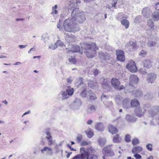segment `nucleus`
Here are the masks:
<instances>
[{
  "mask_svg": "<svg viewBox=\"0 0 159 159\" xmlns=\"http://www.w3.org/2000/svg\"><path fill=\"white\" fill-rule=\"evenodd\" d=\"M139 79L138 76L134 74L131 75L129 78V85L131 86H135L138 84Z\"/></svg>",
  "mask_w": 159,
  "mask_h": 159,
  "instance_id": "nucleus-6",
  "label": "nucleus"
},
{
  "mask_svg": "<svg viewBox=\"0 0 159 159\" xmlns=\"http://www.w3.org/2000/svg\"><path fill=\"white\" fill-rule=\"evenodd\" d=\"M132 143L134 145L138 144L139 143V140L137 138H134L132 140Z\"/></svg>",
  "mask_w": 159,
  "mask_h": 159,
  "instance_id": "nucleus-44",
  "label": "nucleus"
},
{
  "mask_svg": "<svg viewBox=\"0 0 159 159\" xmlns=\"http://www.w3.org/2000/svg\"><path fill=\"white\" fill-rule=\"evenodd\" d=\"M41 151L42 153H44L45 152H46L47 154L50 156H52L53 154L52 149L49 147H45L43 149H41Z\"/></svg>",
  "mask_w": 159,
  "mask_h": 159,
  "instance_id": "nucleus-15",
  "label": "nucleus"
},
{
  "mask_svg": "<svg viewBox=\"0 0 159 159\" xmlns=\"http://www.w3.org/2000/svg\"><path fill=\"white\" fill-rule=\"evenodd\" d=\"M139 105V101L136 99H133L131 101V106L132 107H138Z\"/></svg>",
  "mask_w": 159,
  "mask_h": 159,
  "instance_id": "nucleus-29",
  "label": "nucleus"
},
{
  "mask_svg": "<svg viewBox=\"0 0 159 159\" xmlns=\"http://www.w3.org/2000/svg\"><path fill=\"white\" fill-rule=\"evenodd\" d=\"M70 63L73 64H75L76 63V60L75 57H70Z\"/></svg>",
  "mask_w": 159,
  "mask_h": 159,
  "instance_id": "nucleus-48",
  "label": "nucleus"
},
{
  "mask_svg": "<svg viewBox=\"0 0 159 159\" xmlns=\"http://www.w3.org/2000/svg\"><path fill=\"white\" fill-rule=\"evenodd\" d=\"M91 144V142L89 141H83L81 142V144L83 146H87Z\"/></svg>",
  "mask_w": 159,
  "mask_h": 159,
  "instance_id": "nucleus-47",
  "label": "nucleus"
},
{
  "mask_svg": "<svg viewBox=\"0 0 159 159\" xmlns=\"http://www.w3.org/2000/svg\"><path fill=\"white\" fill-rule=\"evenodd\" d=\"M76 39V38L72 34L70 35V41L72 42H74L75 41Z\"/></svg>",
  "mask_w": 159,
  "mask_h": 159,
  "instance_id": "nucleus-56",
  "label": "nucleus"
},
{
  "mask_svg": "<svg viewBox=\"0 0 159 159\" xmlns=\"http://www.w3.org/2000/svg\"><path fill=\"white\" fill-rule=\"evenodd\" d=\"M107 96L104 94H102L101 96V98L102 100H105V99H107Z\"/></svg>",
  "mask_w": 159,
  "mask_h": 159,
  "instance_id": "nucleus-60",
  "label": "nucleus"
},
{
  "mask_svg": "<svg viewBox=\"0 0 159 159\" xmlns=\"http://www.w3.org/2000/svg\"><path fill=\"white\" fill-rule=\"evenodd\" d=\"M148 25L149 26V30H153L154 29V22L152 20L149 19L148 21Z\"/></svg>",
  "mask_w": 159,
  "mask_h": 159,
  "instance_id": "nucleus-32",
  "label": "nucleus"
},
{
  "mask_svg": "<svg viewBox=\"0 0 159 159\" xmlns=\"http://www.w3.org/2000/svg\"><path fill=\"white\" fill-rule=\"evenodd\" d=\"M129 101L130 100L129 98H126L123 100L122 106L124 108L128 109L130 107Z\"/></svg>",
  "mask_w": 159,
  "mask_h": 159,
  "instance_id": "nucleus-20",
  "label": "nucleus"
},
{
  "mask_svg": "<svg viewBox=\"0 0 159 159\" xmlns=\"http://www.w3.org/2000/svg\"><path fill=\"white\" fill-rule=\"evenodd\" d=\"M63 26L66 32H64L65 35V39L67 42L69 44L70 43V19L68 18L65 20L63 23Z\"/></svg>",
  "mask_w": 159,
  "mask_h": 159,
  "instance_id": "nucleus-4",
  "label": "nucleus"
},
{
  "mask_svg": "<svg viewBox=\"0 0 159 159\" xmlns=\"http://www.w3.org/2000/svg\"><path fill=\"white\" fill-rule=\"evenodd\" d=\"M70 51L73 52H79L81 53L80 51V47L78 45H72L71 48H70Z\"/></svg>",
  "mask_w": 159,
  "mask_h": 159,
  "instance_id": "nucleus-24",
  "label": "nucleus"
},
{
  "mask_svg": "<svg viewBox=\"0 0 159 159\" xmlns=\"http://www.w3.org/2000/svg\"><path fill=\"white\" fill-rule=\"evenodd\" d=\"M62 21L61 20H59V22L57 23V28L59 29V30L60 31L62 29V28L61 27V24Z\"/></svg>",
  "mask_w": 159,
  "mask_h": 159,
  "instance_id": "nucleus-52",
  "label": "nucleus"
},
{
  "mask_svg": "<svg viewBox=\"0 0 159 159\" xmlns=\"http://www.w3.org/2000/svg\"><path fill=\"white\" fill-rule=\"evenodd\" d=\"M143 65L144 67L147 68H149L151 67L152 62L150 60L147 59L143 61Z\"/></svg>",
  "mask_w": 159,
  "mask_h": 159,
  "instance_id": "nucleus-22",
  "label": "nucleus"
},
{
  "mask_svg": "<svg viewBox=\"0 0 159 159\" xmlns=\"http://www.w3.org/2000/svg\"><path fill=\"white\" fill-rule=\"evenodd\" d=\"M139 71L140 72V73H141L143 75H146L147 73L146 70L144 68L140 69L139 70Z\"/></svg>",
  "mask_w": 159,
  "mask_h": 159,
  "instance_id": "nucleus-49",
  "label": "nucleus"
},
{
  "mask_svg": "<svg viewBox=\"0 0 159 159\" xmlns=\"http://www.w3.org/2000/svg\"><path fill=\"white\" fill-rule=\"evenodd\" d=\"M142 148L140 146H136L134 147L132 150V152L133 153L136 154L139 153L142 150Z\"/></svg>",
  "mask_w": 159,
  "mask_h": 159,
  "instance_id": "nucleus-26",
  "label": "nucleus"
},
{
  "mask_svg": "<svg viewBox=\"0 0 159 159\" xmlns=\"http://www.w3.org/2000/svg\"><path fill=\"white\" fill-rule=\"evenodd\" d=\"M131 46L134 48H136L138 47V46L137 45L136 43L135 42L133 41H129V43H127L126 45V46Z\"/></svg>",
  "mask_w": 159,
  "mask_h": 159,
  "instance_id": "nucleus-34",
  "label": "nucleus"
},
{
  "mask_svg": "<svg viewBox=\"0 0 159 159\" xmlns=\"http://www.w3.org/2000/svg\"><path fill=\"white\" fill-rule=\"evenodd\" d=\"M88 97H89V99L91 100H93L96 99L97 97L95 94L93 93V92L90 90L88 91Z\"/></svg>",
  "mask_w": 159,
  "mask_h": 159,
  "instance_id": "nucleus-27",
  "label": "nucleus"
},
{
  "mask_svg": "<svg viewBox=\"0 0 159 159\" xmlns=\"http://www.w3.org/2000/svg\"><path fill=\"white\" fill-rule=\"evenodd\" d=\"M82 136L81 135H78L77 137V140L79 143L81 142V141L82 139Z\"/></svg>",
  "mask_w": 159,
  "mask_h": 159,
  "instance_id": "nucleus-54",
  "label": "nucleus"
},
{
  "mask_svg": "<svg viewBox=\"0 0 159 159\" xmlns=\"http://www.w3.org/2000/svg\"><path fill=\"white\" fill-rule=\"evenodd\" d=\"M50 129L49 128L47 129L44 130V133L47 135L46 138L48 141V144L49 146L51 145L53 143V141L52 140L51 134L50 132Z\"/></svg>",
  "mask_w": 159,
  "mask_h": 159,
  "instance_id": "nucleus-8",
  "label": "nucleus"
},
{
  "mask_svg": "<svg viewBox=\"0 0 159 159\" xmlns=\"http://www.w3.org/2000/svg\"><path fill=\"white\" fill-rule=\"evenodd\" d=\"M152 18L154 21H157L159 20V12H154L152 15Z\"/></svg>",
  "mask_w": 159,
  "mask_h": 159,
  "instance_id": "nucleus-28",
  "label": "nucleus"
},
{
  "mask_svg": "<svg viewBox=\"0 0 159 159\" xmlns=\"http://www.w3.org/2000/svg\"><path fill=\"white\" fill-rule=\"evenodd\" d=\"M96 107L95 106L92 105H89L88 107L86 110V112L87 114H89L92 113L93 111H96Z\"/></svg>",
  "mask_w": 159,
  "mask_h": 159,
  "instance_id": "nucleus-25",
  "label": "nucleus"
},
{
  "mask_svg": "<svg viewBox=\"0 0 159 159\" xmlns=\"http://www.w3.org/2000/svg\"><path fill=\"white\" fill-rule=\"evenodd\" d=\"M81 155H78L73 157L72 159H77L81 158L82 159H98V157L97 155L92 153H94L96 151L95 149L92 147L87 148L86 150L84 147L80 148Z\"/></svg>",
  "mask_w": 159,
  "mask_h": 159,
  "instance_id": "nucleus-2",
  "label": "nucleus"
},
{
  "mask_svg": "<svg viewBox=\"0 0 159 159\" xmlns=\"http://www.w3.org/2000/svg\"><path fill=\"white\" fill-rule=\"evenodd\" d=\"M96 129L100 131H102L104 130V127L103 124L101 122L98 123L96 125Z\"/></svg>",
  "mask_w": 159,
  "mask_h": 159,
  "instance_id": "nucleus-23",
  "label": "nucleus"
},
{
  "mask_svg": "<svg viewBox=\"0 0 159 159\" xmlns=\"http://www.w3.org/2000/svg\"><path fill=\"white\" fill-rule=\"evenodd\" d=\"M86 19L84 13L76 8L73 10L71 14L72 23L70 25V32H75L79 30L77 23H82Z\"/></svg>",
  "mask_w": 159,
  "mask_h": 159,
  "instance_id": "nucleus-1",
  "label": "nucleus"
},
{
  "mask_svg": "<svg viewBox=\"0 0 159 159\" xmlns=\"http://www.w3.org/2000/svg\"><path fill=\"white\" fill-rule=\"evenodd\" d=\"M147 54V52L146 51L142 50L139 53V55L141 57H145Z\"/></svg>",
  "mask_w": 159,
  "mask_h": 159,
  "instance_id": "nucleus-42",
  "label": "nucleus"
},
{
  "mask_svg": "<svg viewBox=\"0 0 159 159\" xmlns=\"http://www.w3.org/2000/svg\"><path fill=\"white\" fill-rule=\"evenodd\" d=\"M88 86L92 89H94L96 85V83L93 81L90 80L88 83Z\"/></svg>",
  "mask_w": 159,
  "mask_h": 159,
  "instance_id": "nucleus-38",
  "label": "nucleus"
},
{
  "mask_svg": "<svg viewBox=\"0 0 159 159\" xmlns=\"http://www.w3.org/2000/svg\"><path fill=\"white\" fill-rule=\"evenodd\" d=\"M60 95L62 96V100H65L69 98L70 96L69 86L65 87L64 90L61 92Z\"/></svg>",
  "mask_w": 159,
  "mask_h": 159,
  "instance_id": "nucleus-7",
  "label": "nucleus"
},
{
  "mask_svg": "<svg viewBox=\"0 0 159 159\" xmlns=\"http://www.w3.org/2000/svg\"><path fill=\"white\" fill-rule=\"evenodd\" d=\"M156 78V75L153 73H151L148 75L147 81L149 83H152L154 82Z\"/></svg>",
  "mask_w": 159,
  "mask_h": 159,
  "instance_id": "nucleus-14",
  "label": "nucleus"
},
{
  "mask_svg": "<svg viewBox=\"0 0 159 159\" xmlns=\"http://www.w3.org/2000/svg\"><path fill=\"white\" fill-rule=\"evenodd\" d=\"M146 147L147 149L150 151H151L152 150V145L151 144H148L146 145Z\"/></svg>",
  "mask_w": 159,
  "mask_h": 159,
  "instance_id": "nucleus-57",
  "label": "nucleus"
},
{
  "mask_svg": "<svg viewBox=\"0 0 159 159\" xmlns=\"http://www.w3.org/2000/svg\"><path fill=\"white\" fill-rule=\"evenodd\" d=\"M81 105L82 102L79 99H75L72 104V106L76 109H79Z\"/></svg>",
  "mask_w": 159,
  "mask_h": 159,
  "instance_id": "nucleus-17",
  "label": "nucleus"
},
{
  "mask_svg": "<svg viewBox=\"0 0 159 159\" xmlns=\"http://www.w3.org/2000/svg\"><path fill=\"white\" fill-rule=\"evenodd\" d=\"M88 91H86L85 89H84L81 93L80 95L82 98L88 97Z\"/></svg>",
  "mask_w": 159,
  "mask_h": 159,
  "instance_id": "nucleus-39",
  "label": "nucleus"
},
{
  "mask_svg": "<svg viewBox=\"0 0 159 159\" xmlns=\"http://www.w3.org/2000/svg\"><path fill=\"white\" fill-rule=\"evenodd\" d=\"M98 142L100 146H103L105 144L106 140L104 138H100L98 139Z\"/></svg>",
  "mask_w": 159,
  "mask_h": 159,
  "instance_id": "nucleus-36",
  "label": "nucleus"
},
{
  "mask_svg": "<svg viewBox=\"0 0 159 159\" xmlns=\"http://www.w3.org/2000/svg\"><path fill=\"white\" fill-rule=\"evenodd\" d=\"M83 79L82 78L80 77L79 78V80L77 82V84H79V85H81L83 84Z\"/></svg>",
  "mask_w": 159,
  "mask_h": 159,
  "instance_id": "nucleus-58",
  "label": "nucleus"
},
{
  "mask_svg": "<svg viewBox=\"0 0 159 159\" xmlns=\"http://www.w3.org/2000/svg\"><path fill=\"white\" fill-rule=\"evenodd\" d=\"M104 104L106 107L110 108L112 105V103L111 101H108L104 102Z\"/></svg>",
  "mask_w": 159,
  "mask_h": 159,
  "instance_id": "nucleus-43",
  "label": "nucleus"
},
{
  "mask_svg": "<svg viewBox=\"0 0 159 159\" xmlns=\"http://www.w3.org/2000/svg\"><path fill=\"white\" fill-rule=\"evenodd\" d=\"M102 152L103 154L107 156H112L114 155L113 151L109 147H105L103 149Z\"/></svg>",
  "mask_w": 159,
  "mask_h": 159,
  "instance_id": "nucleus-11",
  "label": "nucleus"
},
{
  "mask_svg": "<svg viewBox=\"0 0 159 159\" xmlns=\"http://www.w3.org/2000/svg\"><path fill=\"white\" fill-rule=\"evenodd\" d=\"M116 101L117 103H119L120 101L122 99V97L120 95H118L116 97Z\"/></svg>",
  "mask_w": 159,
  "mask_h": 159,
  "instance_id": "nucleus-50",
  "label": "nucleus"
},
{
  "mask_svg": "<svg viewBox=\"0 0 159 159\" xmlns=\"http://www.w3.org/2000/svg\"><path fill=\"white\" fill-rule=\"evenodd\" d=\"M122 141V138L119 134L115 135L113 138V141L114 143H120Z\"/></svg>",
  "mask_w": 159,
  "mask_h": 159,
  "instance_id": "nucleus-21",
  "label": "nucleus"
},
{
  "mask_svg": "<svg viewBox=\"0 0 159 159\" xmlns=\"http://www.w3.org/2000/svg\"><path fill=\"white\" fill-rule=\"evenodd\" d=\"M108 130L109 132L112 134H116L118 131L117 128L115 126L111 124L109 125Z\"/></svg>",
  "mask_w": 159,
  "mask_h": 159,
  "instance_id": "nucleus-19",
  "label": "nucleus"
},
{
  "mask_svg": "<svg viewBox=\"0 0 159 159\" xmlns=\"http://www.w3.org/2000/svg\"><path fill=\"white\" fill-rule=\"evenodd\" d=\"M57 46L56 43L55 44H51L49 46V48L55 50L57 48Z\"/></svg>",
  "mask_w": 159,
  "mask_h": 159,
  "instance_id": "nucleus-46",
  "label": "nucleus"
},
{
  "mask_svg": "<svg viewBox=\"0 0 159 159\" xmlns=\"http://www.w3.org/2000/svg\"><path fill=\"white\" fill-rule=\"evenodd\" d=\"M99 56L100 59L102 60H105L108 59V56L106 53H104L102 52L99 53Z\"/></svg>",
  "mask_w": 159,
  "mask_h": 159,
  "instance_id": "nucleus-30",
  "label": "nucleus"
},
{
  "mask_svg": "<svg viewBox=\"0 0 159 159\" xmlns=\"http://www.w3.org/2000/svg\"><path fill=\"white\" fill-rule=\"evenodd\" d=\"M156 43L153 41H149L147 43V46L150 47H153L156 45Z\"/></svg>",
  "mask_w": 159,
  "mask_h": 159,
  "instance_id": "nucleus-41",
  "label": "nucleus"
},
{
  "mask_svg": "<svg viewBox=\"0 0 159 159\" xmlns=\"http://www.w3.org/2000/svg\"><path fill=\"white\" fill-rule=\"evenodd\" d=\"M145 110L143 108L137 109L136 111V116L139 117L142 116L144 114Z\"/></svg>",
  "mask_w": 159,
  "mask_h": 159,
  "instance_id": "nucleus-18",
  "label": "nucleus"
},
{
  "mask_svg": "<svg viewBox=\"0 0 159 159\" xmlns=\"http://www.w3.org/2000/svg\"><path fill=\"white\" fill-rule=\"evenodd\" d=\"M124 18V15L122 13L118 14L117 16V18L118 20H120L121 19H123Z\"/></svg>",
  "mask_w": 159,
  "mask_h": 159,
  "instance_id": "nucleus-51",
  "label": "nucleus"
},
{
  "mask_svg": "<svg viewBox=\"0 0 159 159\" xmlns=\"http://www.w3.org/2000/svg\"><path fill=\"white\" fill-rule=\"evenodd\" d=\"M93 73L95 76L97 75L98 74V70L97 69L94 70L93 71Z\"/></svg>",
  "mask_w": 159,
  "mask_h": 159,
  "instance_id": "nucleus-59",
  "label": "nucleus"
},
{
  "mask_svg": "<svg viewBox=\"0 0 159 159\" xmlns=\"http://www.w3.org/2000/svg\"><path fill=\"white\" fill-rule=\"evenodd\" d=\"M57 8V5H55L54 6H53L52 7V11L51 12V14H55V15H57L58 13V11L56 9Z\"/></svg>",
  "mask_w": 159,
  "mask_h": 159,
  "instance_id": "nucleus-40",
  "label": "nucleus"
},
{
  "mask_svg": "<svg viewBox=\"0 0 159 159\" xmlns=\"http://www.w3.org/2000/svg\"><path fill=\"white\" fill-rule=\"evenodd\" d=\"M152 13L150 9L148 7L144 8L142 11V15L146 18L150 17Z\"/></svg>",
  "mask_w": 159,
  "mask_h": 159,
  "instance_id": "nucleus-10",
  "label": "nucleus"
},
{
  "mask_svg": "<svg viewBox=\"0 0 159 159\" xmlns=\"http://www.w3.org/2000/svg\"><path fill=\"white\" fill-rule=\"evenodd\" d=\"M133 93L134 94L135 96L139 97L140 96L142 95V93L141 91L135 90L133 92Z\"/></svg>",
  "mask_w": 159,
  "mask_h": 159,
  "instance_id": "nucleus-37",
  "label": "nucleus"
},
{
  "mask_svg": "<svg viewBox=\"0 0 159 159\" xmlns=\"http://www.w3.org/2000/svg\"><path fill=\"white\" fill-rule=\"evenodd\" d=\"M141 46L142 47H144L145 46V43L143 41H140V42Z\"/></svg>",
  "mask_w": 159,
  "mask_h": 159,
  "instance_id": "nucleus-63",
  "label": "nucleus"
},
{
  "mask_svg": "<svg viewBox=\"0 0 159 159\" xmlns=\"http://www.w3.org/2000/svg\"><path fill=\"white\" fill-rule=\"evenodd\" d=\"M27 45H19L18 47L21 49L24 48L26 47Z\"/></svg>",
  "mask_w": 159,
  "mask_h": 159,
  "instance_id": "nucleus-64",
  "label": "nucleus"
},
{
  "mask_svg": "<svg viewBox=\"0 0 159 159\" xmlns=\"http://www.w3.org/2000/svg\"><path fill=\"white\" fill-rule=\"evenodd\" d=\"M86 135L89 138H91L93 135V133L92 130L90 129L85 131Z\"/></svg>",
  "mask_w": 159,
  "mask_h": 159,
  "instance_id": "nucleus-35",
  "label": "nucleus"
},
{
  "mask_svg": "<svg viewBox=\"0 0 159 159\" xmlns=\"http://www.w3.org/2000/svg\"><path fill=\"white\" fill-rule=\"evenodd\" d=\"M134 156L136 158L135 159H141L142 158L141 156L138 153L134 154Z\"/></svg>",
  "mask_w": 159,
  "mask_h": 159,
  "instance_id": "nucleus-55",
  "label": "nucleus"
},
{
  "mask_svg": "<svg viewBox=\"0 0 159 159\" xmlns=\"http://www.w3.org/2000/svg\"><path fill=\"white\" fill-rule=\"evenodd\" d=\"M126 66L131 72H135L137 70L135 63L133 61H131L130 63L127 64Z\"/></svg>",
  "mask_w": 159,
  "mask_h": 159,
  "instance_id": "nucleus-9",
  "label": "nucleus"
},
{
  "mask_svg": "<svg viewBox=\"0 0 159 159\" xmlns=\"http://www.w3.org/2000/svg\"><path fill=\"white\" fill-rule=\"evenodd\" d=\"M81 47L86 50L84 52L89 58H92L95 56V52L98 48L96 44L93 42L82 43Z\"/></svg>",
  "mask_w": 159,
  "mask_h": 159,
  "instance_id": "nucleus-3",
  "label": "nucleus"
},
{
  "mask_svg": "<svg viewBox=\"0 0 159 159\" xmlns=\"http://www.w3.org/2000/svg\"><path fill=\"white\" fill-rule=\"evenodd\" d=\"M125 119L129 122H133L136 121V119L135 118L129 115H127L126 116Z\"/></svg>",
  "mask_w": 159,
  "mask_h": 159,
  "instance_id": "nucleus-33",
  "label": "nucleus"
},
{
  "mask_svg": "<svg viewBox=\"0 0 159 159\" xmlns=\"http://www.w3.org/2000/svg\"><path fill=\"white\" fill-rule=\"evenodd\" d=\"M117 2V0L113 1H112V7H116V5Z\"/></svg>",
  "mask_w": 159,
  "mask_h": 159,
  "instance_id": "nucleus-62",
  "label": "nucleus"
},
{
  "mask_svg": "<svg viewBox=\"0 0 159 159\" xmlns=\"http://www.w3.org/2000/svg\"><path fill=\"white\" fill-rule=\"evenodd\" d=\"M56 44L61 47H63V46H65L63 44V43L60 40H58L56 43Z\"/></svg>",
  "mask_w": 159,
  "mask_h": 159,
  "instance_id": "nucleus-53",
  "label": "nucleus"
},
{
  "mask_svg": "<svg viewBox=\"0 0 159 159\" xmlns=\"http://www.w3.org/2000/svg\"><path fill=\"white\" fill-rule=\"evenodd\" d=\"M120 22L121 24L124 26L126 29H127L129 27V23L128 20L126 19H123L121 20Z\"/></svg>",
  "mask_w": 159,
  "mask_h": 159,
  "instance_id": "nucleus-31",
  "label": "nucleus"
},
{
  "mask_svg": "<svg viewBox=\"0 0 159 159\" xmlns=\"http://www.w3.org/2000/svg\"><path fill=\"white\" fill-rule=\"evenodd\" d=\"M111 84L115 89L121 90L125 89V87L123 85L120 86V83L119 80L116 78H113L111 81Z\"/></svg>",
  "mask_w": 159,
  "mask_h": 159,
  "instance_id": "nucleus-5",
  "label": "nucleus"
},
{
  "mask_svg": "<svg viewBox=\"0 0 159 159\" xmlns=\"http://www.w3.org/2000/svg\"><path fill=\"white\" fill-rule=\"evenodd\" d=\"M125 140L127 142H129L131 141V136L129 134H127L125 136Z\"/></svg>",
  "mask_w": 159,
  "mask_h": 159,
  "instance_id": "nucleus-45",
  "label": "nucleus"
},
{
  "mask_svg": "<svg viewBox=\"0 0 159 159\" xmlns=\"http://www.w3.org/2000/svg\"><path fill=\"white\" fill-rule=\"evenodd\" d=\"M158 111L159 107L158 106L153 107L149 111V115L153 117L157 114Z\"/></svg>",
  "mask_w": 159,
  "mask_h": 159,
  "instance_id": "nucleus-13",
  "label": "nucleus"
},
{
  "mask_svg": "<svg viewBox=\"0 0 159 159\" xmlns=\"http://www.w3.org/2000/svg\"><path fill=\"white\" fill-rule=\"evenodd\" d=\"M102 88L107 89V90L110 91L111 90V88H110L108 84V80L106 79H104L102 83Z\"/></svg>",
  "mask_w": 159,
  "mask_h": 159,
  "instance_id": "nucleus-16",
  "label": "nucleus"
},
{
  "mask_svg": "<svg viewBox=\"0 0 159 159\" xmlns=\"http://www.w3.org/2000/svg\"><path fill=\"white\" fill-rule=\"evenodd\" d=\"M124 52L121 50H118L116 51L117 58L119 60L123 61L125 60V57L124 55Z\"/></svg>",
  "mask_w": 159,
  "mask_h": 159,
  "instance_id": "nucleus-12",
  "label": "nucleus"
},
{
  "mask_svg": "<svg viewBox=\"0 0 159 159\" xmlns=\"http://www.w3.org/2000/svg\"><path fill=\"white\" fill-rule=\"evenodd\" d=\"M155 9L158 11H159V2L157 3L155 5Z\"/></svg>",
  "mask_w": 159,
  "mask_h": 159,
  "instance_id": "nucleus-61",
  "label": "nucleus"
}]
</instances>
